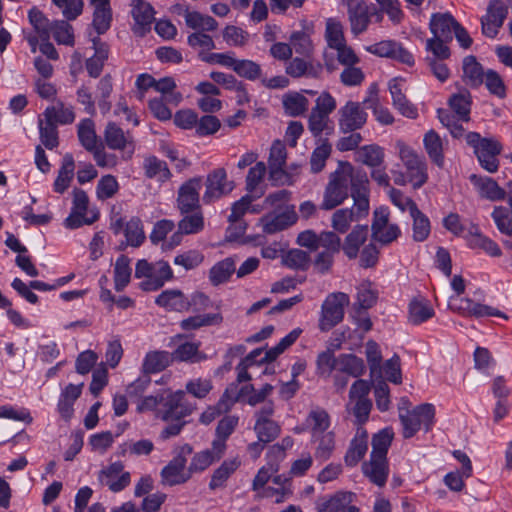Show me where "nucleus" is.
<instances>
[{"instance_id":"f257e3e1","label":"nucleus","mask_w":512,"mask_h":512,"mask_svg":"<svg viewBox=\"0 0 512 512\" xmlns=\"http://www.w3.org/2000/svg\"><path fill=\"white\" fill-rule=\"evenodd\" d=\"M350 304V297L344 292L329 293L320 310L318 328L322 332H328L341 323L344 319L345 308Z\"/></svg>"},{"instance_id":"f03ea898","label":"nucleus","mask_w":512,"mask_h":512,"mask_svg":"<svg viewBox=\"0 0 512 512\" xmlns=\"http://www.w3.org/2000/svg\"><path fill=\"white\" fill-rule=\"evenodd\" d=\"M435 417V408L432 404L425 403L418 405L405 414L400 413L399 418L403 427V437H413L423 426L425 431H429L433 426Z\"/></svg>"},{"instance_id":"7ed1b4c3","label":"nucleus","mask_w":512,"mask_h":512,"mask_svg":"<svg viewBox=\"0 0 512 512\" xmlns=\"http://www.w3.org/2000/svg\"><path fill=\"white\" fill-rule=\"evenodd\" d=\"M398 155L407 170L409 182L414 188H420L428 179L427 166L422 156L402 141L396 142Z\"/></svg>"},{"instance_id":"20e7f679","label":"nucleus","mask_w":512,"mask_h":512,"mask_svg":"<svg viewBox=\"0 0 512 512\" xmlns=\"http://www.w3.org/2000/svg\"><path fill=\"white\" fill-rule=\"evenodd\" d=\"M192 453V447L185 444L180 447L178 453L161 470V482L163 485L175 486L186 483L191 478V473L186 469V456Z\"/></svg>"},{"instance_id":"39448f33","label":"nucleus","mask_w":512,"mask_h":512,"mask_svg":"<svg viewBox=\"0 0 512 512\" xmlns=\"http://www.w3.org/2000/svg\"><path fill=\"white\" fill-rule=\"evenodd\" d=\"M193 410L194 407L185 399L184 391L162 393L161 406L158 409V415L162 420H183Z\"/></svg>"},{"instance_id":"423d86ee","label":"nucleus","mask_w":512,"mask_h":512,"mask_svg":"<svg viewBox=\"0 0 512 512\" xmlns=\"http://www.w3.org/2000/svg\"><path fill=\"white\" fill-rule=\"evenodd\" d=\"M351 178L352 176L344 172H334L326 186L320 208L332 210L342 204L348 197V185L351 184Z\"/></svg>"},{"instance_id":"0eeeda50","label":"nucleus","mask_w":512,"mask_h":512,"mask_svg":"<svg viewBox=\"0 0 512 512\" xmlns=\"http://www.w3.org/2000/svg\"><path fill=\"white\" fill-rule=\"evenodd\" d=\"M508 15V6L502 0H490L486 14L481 17L482 33L495 38Z\"/></svg>"},{"instance_id":"6e6552de","label":"nucleus","mask_w":512,"mask_h":512,"mask_svg":"<svg viewBox=\"0 0 512 512\" xmlns=\"http://www.w3.org/2000/svg\"><path fill=\"white\" fill-rule=\"evenodd\" d=\"M104 139L108 148L123 151L130 159L135 151V140L130 131H124L115 122H108L104 130Z\"/></svg>"},{"instance_id":"1a4fd4ad","label":"nucleus","mask_w":512,"mask_h":512,"mask_svg":"<svg viewBox=\"0 0 512 512\" xmlns=\"http://www.w3.org/2000/svg\"><path fill=\"white\" fill-rule=\"evenodd\" d=\"M339 130L342 133L354 132L361 129L367 122L368 114L359 102L348 101L338 111Z\"/></svg>"},{"instance_id":"9d476101","label":"nucleus","mask_w":512,"mask_h":512,"mask_svg":"<svg viewBox=\"0 0 512 512\" xmlns=\"http://www.w3.org/2000/svg\"><path fill=\"white\" fill-rule=\"evenodd\" d=\"M206 190L203 195V201L206 204H210L215 200L230 193L234 184L232 181H228L227 173L224 168H217L207 175L205 182Z\"/></svg>"},{"instance_id":"9b49d317","label":"nucleus","mask_w":512,"mask_h":512,"mask_svg":"<svg viewBox=\"0 0 512 512\" xmlns=\"http://www.w3.org/2000/svg\"><path fill=\"white\" fill-rule=\"evenodd\" d=\"M351 197L354 201V217L357 221L369 213L368 178L365 173H357L351 178Z\"/></svg>"},{"instance_id":"f8f14e48","label":"nucleus","mask_w":512,"mask_h":512,"mask_svg":"<svg viewBox=\"0 0 512 512\" xmlns=\"http://www.w3.org/2000/svg\"><path fill=\"white\" fill-rule=\"evenodd\" d=\"M366 50L379 57L391 58L409 66L414 65L413 55L394 40L380 41L368 46Z\"/></svg>"},{"instance_id":"ddd939ff","label":"nucleus","mask_w":512,"mask_h":512,"mask_svg":"<svg viewBox=\"0 0 512 512\" xmlns=\"http://www.w3.org/2000/svg\"><path fill=\"white\" fill-rule=\"evenodd\" d=\"M200 188V178H192L180 187L177 197V206L181 214L201 209L199 203Z\"/></svg>"},{"instance_id":"4468645a","label":"nucleus","mask_w":512,"mask_h":512,"mask_svg":"<svg viewBox=\"0 0 512 512\" xmlns=\"http://www.w3.org/2000/svg\"><path fill=\"white\" fill-rule=\"evenodd\" d=\"M131 14L134 19L133 31L135 34L144 35L150 30L154 21V8L144 0H132Z\"/></svg>"},{"instance_id":"2eb2a0df","label":"nucleus","mask_w":512,"mask_h":512,"mask_svg":"<svg viewBox=\"0 0 512 512\" xmlns=\"http://www.w3.org/2000/svg\"><path fill=\"white\" fill-rule=\"evenodd\" d=\"M351 33L358 36L364 33L371 21V7L364 0H357V4L349 5L347 11Z\"/></svg>"},{"instance_id":"dca6fc26","label":"nucleus","mask_w":512,"mask_h":512,"mask_svg":"<svg viewBox=\"0 0 512 512\" xmlns=\"http://www.w3.org/2000/svg\"><path fill=\"white\" fill-rule=\"evenodd\" d=\"M501 144L494 139H484L482 147L475 153L483 169L490 173L498 170L499 161L497 156L501 153Z\"/></svg>"},{"instance_id":"f3484780","label":"nucleus","mask_w":512,"mask_h":512,"mask_svg":"<svg viewBox=\"0 0 512 512\" xmlns=\"http://www.w3.org/2000/svg\"><path fill=\"white\" fill-rule=\"evenodd\" d=\"M459 24L450 13H435L430 19V30L434 37L451 41Z\"/></svg>"},{"instance_id":"a211bd4d","label":"nucleus","mask_w":512,"mask_h":512,"mask_svg":"<svg viewBox=\"0 0 512 512\" xmlns=\"http://www.w3.org/2000/svg\"><path fill=\"white\" fill-rule=\"evenodd\" d=\"M367 440V431L363 427H358L344 457L347 466L354 467L362 460L368 449Z\"/></svg>"},{"instance_id":"6ab92c4d","label":"nucleus","mask_w":512,"mask_h":512,"mask_svg":"<svg viewBox=\"0 0 512 512\" xmlns=\"http://www.w3.org/2000/svg\"><path fill=\"white\" fill-rule=\"evenodd\" d=\"M297 220V215L293 210H285L278 214H268L261 218L263 231L268 234L283 231L292 226Z\"/></svg>"},{"instance_id":"aec40b11","label":"nucleus","mask_w":512,"mask_h":512,"mask_svg":"<svg viewBox=\"0 0 512 512\" xmlns=\"http://www.w3.org/2000/svg\"><path fill=\"white\" fill-rule=\"evenodd\" d=\"M389 91L392 97V104L403 116L414 119L417 117V108L406 98L402 92V83L397 79L389 82Z\"/></svg>"},{"instance_id":"412c9836","label":"nucleus","mask_w":512,"mask_h":512,"mask_svg":"<svg viewBox=\"0 0 512 512\" xmlns=\"http://www.w3.org/2000/svg\"><path fill=\"white\" fill-rule=\"evenodd\" d=\"M363 473L369 480L379 487H383L387 481L389 467L387 458L371 457L362 466Z\"/></svg>"},{"instance_id":"4be33fe9","label":"nucleus","mask_w":512,"mask_h":512,"mask_svg":"<svg viewBox=\"0 0 512 512\" xmlns=\"http://www.w3.org/2000/svg\"><path fill=\"white\" fill-rule=\"evenodd\" d=\"M368 237L367 225H356L352 231L345 237L341 249L349 259H355L358 256L360 247Z\"/></svg>"},{"instance_id":"5701e85b","label":"nucleus","mask_w":512,"mask_h":512,"mask_svg":"<svg viewBox=\"0 0 512 512\" xmlns=\"http://www.w3.org/2000/svg\"><path fill=\"white\" fill-rule=\"evenodd\" d=\"M155 303L171 311H187L189 310L188 298L178 289H168L160 293Z\"/></svg>"},{"instance_id":"b1692460","label":"nucleus","mask_w":512,"mask_h":512,"mask_svg":"<svg viewBox=\"0 0 512 512\" xmlns=\"http://www.w3.org/2000/svg\"><path fill=\"white\" fill-rule=\"evenodd\" d=\"M53 109H45L44 121L39 120V138L45 148L52 150L59 145L57 124L51 120Z\"/></svg>"},{"instance_id":"393cba45","label":"nucleus","mask_w":512,"mask_h":512,"mask_svg":"<svg viewBox=\"0 0 512 512\" xmlns=\"http://www.w3.org/2000/svg\"><path fill=\"white\" fill-rule=\"evenodd\" d=\"M239 417L235 415L224 416L217 424L213 446L218 452L226 451V441L238 426Z\"/></svg>"},{"instance_id":"a878e982","label":"nucleus","mask_w":512,"mask_h":512,"mask_svg":"<svg viewBox=\"0 0 512 512\" xmlns=\"http://www.w3.org/2000/svg\"><path fill=\"white\" fill-rule=\"evenodd\" d=\"M94 6L92 25L98 34H104L111 26L110 0H90Z\"/></svg>"},{"instance_id":"bb28decb","label":"nucleus","mask_w":512,"mask_h":512,"mask_svg":"<svg viewBox=\"0 0 512 512\" xmlns=\"http://www.w3.org/2000/svg\"><path fill=\"white\" fill-rule=\"evenodd\" d=\"M463 81L472 88L480 87L484 82L485 72L473 55L464 57L462 63Z\"/></svg>"},{"instance_id":"cd10ccee","label":"nucleus","mask_w":512,"mask_h":512,"mask_svg":"<svg viewBox=\"0 0 512 512\" xmlns=\"http://www.w3.org/2000/svg\"><path fill=\"white\" fill-rule=\"evenodd\" d=\"M285 71L293 78L302 76L318 78L322 72V65L320 63L307 62L302 58L296 57L288 62Z\"/></svg>"},{"instance_id":"c85d7f7f","label":"nucleus","mask_w":512,"mask_h":512,"mask_svg":"<svg viewBox=\"0 0 512 512\" xmlns=\"http://www.w3.org/2000/svg\"><path fill=\"white\" fill-rule=\"evenodd\" d=\"M467 242L470 248H478L492 257L501 255V249L496 242L483 235L477 226H472L467 234Z\"/></svg>"},{"instance_id":"c756f323","label":"nucleus","mask_w":512,"mask_h":512,"mask_svg":"<svg viewBox=\"0 0 512 512\" xmlns=\"http://www.w3.org/2000/svg\"><path fill=\"white\" fill-rule=\"evenodd\" d=\"M173 362V357L168 351H150L142 363L144 374L158 373L166 369Z\"/></svg>"},{"instance_id":"7c9ffc66","label":"nucleus","mask_w":512,"mask_h":512,"mask_svg":"<svg viewBox=\"0 0 512 512\" xmlns=\"http://www.w3.org/2000/svg\"><path fill=\"white\" fill-rule=\"evenodd\" d=\"M354 498L355 494L352 492H336L320 504L319 512H345L350 508H358L352 505Z\"/></svg>"},{"instance_id":"2f4dec72","label":"nucleus","mask_w":512,"mask_h":512,"mask_svg":"<svg viewBox=\"0 0 512 512\" xmlns=\"http://www.w3.org/2000/svg\"><path fill=\"white\" fill-rule=\"evenodd\" d=\"M82 386L69 384L62 391L59 401H58V411L61 417L65 420H69L74 412L73 405L74 402L80 397L82 392Z\"/></svg>"},{"instance_id":"473e14b6","label":"nucleus","mask_w":512,"mask_h":512,"mask_svg":"<svg viewBox=\"0 0 512 512\" xmlns=\"http://www.w3.org/2000/svg\"><path fill=\"white\" fill-rule=\"evenodd\" d=\"M384 149L376 144L364 145L355 152V160L366 166L380 167L384 162Z\"/></svg>"},{"instance_id":"72a5a7b5","label":"nucleus","mask_w":512,"mask_h":512,"mask_svg":"<svg viewBox=\"0 0 512 512\" xmlns=\"http://www.w3.org/2000/svg\"><path fill=\"white\" fill-rule=\"evenodd\" d=\"M223 455L224 452H218L212 444L211 449L198 452L193 456L188 467L189 473H191L192 476L194 473L204 471L212 463L220 460Z\"/></svg>"},{"instance_id":"f704fd0d","label":"nucleus","mask_w":512,"mask_h":512,"mask_svg":"<svg viewBox=\"0 0 512 512\" xmlns=\"http://www.w3.org/2000/svg\"><path fill=\"white\" fill-rule=\"evenodd\" d=\"M471 104V94L466 89L452 95L449 99V106L454 112V115L463 122L470 120Z\"/></svg>"},{"instance_id":"c9c22d12","label":"nucleus","mask_w":512,"mask_h":512,"mask_svg":"<svg viewBox=\"0 0 512 512\" xmlns=\"http://www.w3.org/2000/svg\"><path fill=\"white\" fill-rule=\"evenodd\" d=\"M471 180L479 188L482 197L491 201L504 200L506 197V190L501 188L496 181L489 177H480L472 175Z\"/></svg>"},{"instance_id":"e433bc0d","label":"nucleus","mask_w":512,"mask_h":512,"mask_svg":"<svg viewBox=\"0 0 512 512\" xmlns=\"http://www.w3.org/2000/svg\"><path fill=\"white\" fill-rule=\"evenodd\" d=\"M75 163L72 154L67 153L62 159V165L54 182V191L64 193L74 176Z\"/></svg>"},{"instance_id":"4c0bfd02","label":"nucleus","mask_w":512,"mask_h":512,"mask_svg":"<svg viewBox=\"0 0 512 512\" xmlns=\"http://www.w3.org/2000/svg\"><path fill=\"white\" fill-rule=\"evenodd\" d=\"M240 461L237 458L225 460L212 474L209 488L216 490L226 485L230 476L239 468Z\"/></svg>"},{"instance_id":"58836bf2","label":"nucleus","mask_w":512,"mask_h":512,"mask_svg":"<svg viewBox=\"0 0 512 512\" xmlns=\"http://www.w3.org/2000/svg\"><path fill=\"white\" fill-rule=\"evenodd\" d=\"M409 312V322L418 325L421 324L428 319L432 318L434 315V310L430 303L426 299H413L408 307Z\"/></svg>"},{"instance_id":"ea45409f","label":"nucleus","mask_w":512,"mask_h":512,"mask_svg":"<svg viewBox=\"0 0 512 512\" xmlns=\"http://www.w3.org/2000/svg\"><path fill=\"white\" fill-rule=\"evenodd\" d=\"M366 367L362 358L354 354H341L338 357L337 371L352 377H360L365 373Z\"/></svg>"},{"instance_id":"a19ab883","label":"nucleus","mask_w":512,"mask_h":512,"mask_svg":"<svg viewBox=\"0 0 512 512\" xmlns=\"http://www.w3.org/2000/svg\"><path fill=\"white\" fill-rule=\"evenodd\" d=\"M282 104L287 115L297 117L308 110L309 100L298 92H289L283 95Z\"/></svg>"},{"instance_id":"79ce46f5","label":"nucleus","mask_w":512,"mask_h":512,"mask_svg":"<svg viewBox=\"0 0 512 512\" xmlns=\"http://www.w3.org/2000/svg\"><path fill=\"white\" fill-rule=\"evenodd\" d=\"M236 271L235 261L228 257L217 262L209 271V280L212 285L218 286L229 280L230 276Z\"/></svg>"},{"instance_id":"37998d69","label":"nucleus","mask_w":512,"mask_h":512,"mask_svg":"<svg viewBox=\"0 0 512 512\" xmlns=\"http://www.w3.org/2000/svg\"><path fill=\"white\" fill-rule=\"evenodd\" d=\"M423 143L431 161L438 167H442L444 164V156L440 136L434 130H430L425 134Z\"/></svg>"},{"instance_id":"c03bdc74","label":"nucleus","mask_w":512,"mask_h":512,"mask_svg":"<svg viewBox=\"0 0 512 512\" xmlns=\"http://www.w3.org/2000/svg\"><path fill=\"white\" fill-rule=\"evenodd\" d=\"M185 24L188 28L197 31L212 32L218 28V22L211 16L198 11L187 13Z\"/></svg>"},{"instance_id":"a18cd8bd","label":"nucleus","mask_w":512,"mask_h":512,"mask_svg":"<svg viewBox=\"0 0 512 512\" xmlns=\"http://www.w3.org/2000/svg\"><path fill=\"white\" fill-rule=\"evenodd\" d=\"M182 215V219L178 222V229L181 233L197 234L204 229V217L201 209Z\"/></svg>"},{"instance_id":"49530a36","label":"nucleus","mask_w":512,"mask_h":512,"mask_svg":"<svg viewBox=\"0 0 512 512\" xmlns=\"http://www.w3.org/2000/svg\"><path fill=\"white\" fill-rule=\"evenodd\" d=\"M307 424L311 429L312 438L317 439V436L327 432L330 427V417L326 410L317 408L308 414Z\"/></svg>"},{"instance_id":"de8ad7c7","label":"nucleus","mask_w":512,"mask_h":512,"mask_svg":"<svg viewBox=\"0 0 512 512\" xmlns=\"http://www.w3.org/2000/svg\"><path fill=\"white\" fill-rule=\"evenodd\" d=\"M143 168L147 178H157L166 181L171 177V172L165 161L156 156H149L144 160Z\"/></svg>"},{"instance_id":"09e8293b","label":"nucleus","mask_w":512,"mask_h":512,"mask_svg":"<svg viewBox=\"0 0 512 512\" xmlns=\"http://www.w3.org/2000/svg\"><path fill=\"white\" fill-rule=\"evenodd\" d=\"M131 277L130 259L121 255L117 258L114 266L115 290L120 292L129 284Z\"/></svg>"},{"instance_id":"8fccbe9b","label":"nucleus","mask_w":512,"mask_h":512,"mask_svg":"<svg viewBox=\"0 0 512 512\" xmlns=\"http://www.w3.org/2000/svg\"><path fill=\"white\" fill-rule=\"evenodd\" d=\"M266 172L267 168L264 162H257L248 171L246 177V189L256 198H259L264 194L262 190H258V186L264 179Z\"/></svg>"},{"instance_id":"3c124183","label":"nucleus","mask_w":512,"mask_h":512,"mask_svg":"<svg viewBox=\"0 0 512 512\" xmlns=\"http://www.w3.org/2000/svg\"><path fill=\"white\" fill-rule=\"evenodd\" d=\"M228 391L221 397L219 402L215 406H209L200 416V422L202 424L208 425L212 421H214L217 417H219L223 412H227L230 410L232 405L237 402L238 397L233 399L228 398Z\"/></svg>"},{"instance_id":"603ef678","label":"nucleus","mask_w":512,"mask_h":512,"mask_svg":"<svg viewBox=\"0 0 512 512\" xmlns=\"http://www.w3.org/2000/svg\"><path fill=\"white\" fill-rule=\"evenodd\" d=\"M332 146L327 139H322L313 150L310 157L311 172L319 173L325 167L326 161L331 155Z\"/></svg>"},{"instance_id":"864d4df0","label":"nucleus","mask_w":512,"mask_h":512,"mask_svg":"<svg viewBox=\"0 0 512 512\" xmlns=\"http://www.w3.org/2000/svg\"><path fill=\"white\" fill-rule=\"evenodd\" d=\"M410 216L413 219V239L417 242L426 240L431 230L428 217L418 207L413 208Z\"/></svg>"},{"instance_id":"5fc2aeb1","label":"nucleus","mask_w":512,"mask_h":512,"mask_svg":"<svg viewBox=\"0 0 512 512\" xmlns=\"http://www.w3.org/2000/svg\"><path fill=\"white\" fill-rule=\"evenodd\" d=\"M223 321L220 313L191 316L181 321L183 330H195L203 326L218 325Z\"/></svg>"},{"instance_id":"6e6d98bb","label":"nucleus","mask_w":512,"mask_h":512,"mask_svg":"<svg viewBox=\"0 0 512 512\" xmlns=\"http://www.w3.org/2000/svg\"><path fill=\"white\" fill-rule=\"evenodd\" d=\"M124 235L127 244L132 247H139L145 240L142 221L138 217H132L124 228Z\"/></svg>"},{"instance_id":"4d7b16f0","label":"nucleus","mask_w":512,"mask_h":512,"mask_svg":"<svg viewBox=\"0 0 512 512\" xmlns=\"http://www.w3.org/2000/svg\"><path fill=\"white\" fill-rule=\"evenodd\" d=\"M78 138L81 145L89 152L94 151L98 147L97 135L91 119H84L79 123Z\"/></svg>"},{"instance_id":"13d9d810","label":"nucleus","mask_w":512,"mask_h":512,"mask_svg":"<svg viewBox=\"0 0 512 512\" xmlns=\"http://www.w3.org/2000/svg\"><path fill=\"white\" fill-rule=\"evenodd\" d=\"M308 129L314 137H321L323 132L329 135L333 131L329 116L314 110L311 111L308 119Z\"/></svg>"},{"instance_id":"bf43d9fd","label":"nucleus","mask_w":512,"mask_h":512,"mask_svg":"<svg viewBox=\"0 0 512 512\" xmlns=\"http://www.w3.org/2000/svg\"><path fill=\"white\" fill-rule=\"evenodd\" d=\"M232 69L240 77L246 78L250 81H254L257 79L261 80V77H262L261 66L252 60H248V59L237 60V59H235V63L233 64Z\"/></svg>"},{"instance_id":"052dcab7","label":"nucleus","mask_w":512,"mask_h":512,"mask_svg":"<svg viewBox=\"0 0 512 512\" xmlns=\"http://www.w3.org/2000/svg\"><path fill=\"white\" fill-rule=\"evenodd\" d=\"M393 439V433L389 429H383L372 438L371 457L387 458V452Z\"/></svg>"},{"instance_id":"680f3d73","label":"nucleus","mask_w":512,"mask_h":512,"mask_svg":"<svg viewBox=\"0 0 512 512\" xmlns=\"http://www.w3.org/2000/svg\"><path fill=\"white\" fill-rule=\"evenodd\" d=\"M346 409L355 417L354 423L358 427H362L369 419L372 402L371 400H355L353 402L349 400Z\"/></svg>"},{"instance_id":"e2e57ef3","label":"nucleus","mask_w":512,"mask_h":512,"mask_svg":"<svg viewBox=\"0 0 512 512\" xmlns=\"http://www.w3.org/2000/svg\"><path fill=\"white\" fill-rule=\"evenodd\" d=\"M338 368V358L335 357L334 352L330 349L322 351L318 354L316 359V373L317 375L328 378L334 369Z\"/></svg>"},{"instance_id":"0e129e2a","label":"nucleus","mask_w":512,"mask_h":512,"mask_svg":"<svg viewBox=\"0 0 512 512\" xmlns=\"http://www.w3.org/2000/svg\"><path fill=\"white\" fill-rule=\"evenodd\" d=\"M325 37L328 46L332 49L346 43L341 22L334 18L327 19Z\"/></svg>"},{"instance_id":"69168bd1","label":"nucleus","mask_w":512,"mask_h":512,"mask_svg":"<svg viewBox=\"0 0 512 512\" xmlns=\"http://www.w3.org/2000/svg\"><path fill=\"white\" fill-rule=\"evenodd\" d=\"M199 346V343L194 342H185L179 345L176 350L171 353L173 360L198 362L204 359L205 357L201 356L199 353Z\"/></svg>"},{"instance_id":"338daca9","label":"nucleus","mask_w":512,"mask_h":512,"mask_svg":"<svg viewBox=\"0 0 512 512\" xmlns=\"http://www.w3.org/2000/svg\"><path fill=\"white\" fill-rule=\"evenodd\" d=\"M254 431L259 440L264 443H270L280 435L281 427L274 420L255 422Z\"/></svg>"},{"instance_id":"774afa93","label":"nucleus","mask_w":512,"mask_h":512,"mask_svg":"<svg viewBox=\"0 0 512 512\" xmlns=\"http://www.w3.org/2000/svg\"><path fill=\"white\" fill-rule=\"evenodd\" d=\"M492 218L501 233L512 235V211L506 207L497 206L492 212Z\"/></svg>"}]
</instances>
